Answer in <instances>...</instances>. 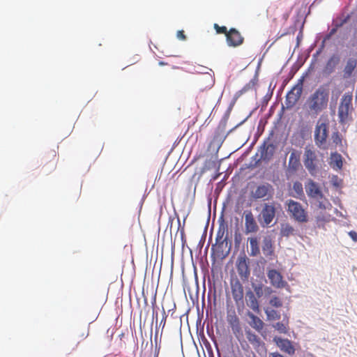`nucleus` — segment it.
<instances>
[{
  "instance_id": "31",
  "label": "nucleus",
  "mask_w": 357,
  "mask_h": 357,
  "mask_svg": "<svg viewBox=\"0 0 357 357\" xmlns=\"http://www.w3.org/2000/svg\"><path fill=\"white\" fill-rule=\"evenodd\" d=\"M349 107H338V117L340 123H343L346 121L348 118L349 112Z\"/></svg>"
},
{
  "instance_id": "53",
  "label": "nucleus",
  "mask_w": 357,
  "mask_h": 357,
  "mask_svg": "<svg viewBox=\"0 0 357 357\" xmlns=\"http://www.w3.org/2000/svg\"><path fill=\"white\" fill-rule=\"evenodd\" d=\"M236 101H237V100L235 99L234 98H233L225 113L228 114L230 115V114H231V111L233 109V107L235 105Z\"/></svg>"
},
{
  "instance_id": "16",
  "label": "nucleus",
  "mask_w": 357,
  "mask_h": 357,
  "mask_svg": "<svg viewBox=\"0 0 357 357\" xmlns=\"http://www.w3.org/2000/svg\"><path fill=\"white\" fill-rule=\"evenodd\" d=\"M305 191L308 197L322 199L324 195L319 186L318 183L312 180H310L305 185Z\"/></svg>"
},
{
  "instance_id": "43",
  "label": "nucleus",
  "mask_w": 357,
  "mask_h": 357,
  "mask_svg": "<svg viewBox=\"0 0 357 357\" xmlns=\"http://www.w3.org/2000/svg\"><path fill=\"white\" fill-rule=\"evenodd\" d=\"M293 189L298 195V197L303 195V185L299 181H296L293 184Z\"/></svg>"
},
{
  "instance_id": "41",
  "label": "nucleus",
  "mask_w": 357,
  "mask_h": 357,
  "mask_svg": "<svg viewBox=\"0 0 357 357\" xmlns=\"http://www.w3.org/2000/svg\"><path fill=\"white\" fill-rule=\"evenodd\" d=\"M209 218H210V214L208 215V220H207V222H206V226L204 227V232L202 235V237H201V239L199 240V242L197 245V248L201 250L204 246V244L205 243V241H206V231H207V227H208V221H209Z\"/></svg>"
},
{
  "instance_id": "39",
  "label": "nucleus",
  "mask_w": 357,
  "mask_h": 357,
  "mask_svg": "<svg viewBox=\"0 0 357 357\" xmlns=\"http://www.w3.org/2000/svg\"><path fill=\"white\" fill-rule=\"evenodd\" d=\"M287 326H288L287 324H286L284 322H281V321L277 322L273 325V327L276 331H278L280 333H284V334H287L288 332Z\"/></svg>"
},
{
  "instance_id": "34",
  "label": "nucleus",
  "mask_w": 357,
  "mask_h": 357,
  "mask_svg": "<svg viewBox=\"0 0 357 357\" xmlns=\"http://www.w3.org/2000/svg\"><path fill=\"white\" fill-rule=\"evenodd\" d=\"M257 82H258V72L257 70L255 72V74L253 78L242 88L243 91L245 93L250 91L257 84Z\"/></svg>"
},
{
  "instance_id": "32",
  "label": "nucleus",
  "mask_w": 357,
  "mask_h": 357,
  "mask_svg": "<svg viewBox=\"0 0 357 357\" xmlns=\"http://www.w3.org/2000/svg\"><path fill=\"white\" fill-rule=\"evenodd\" d=\"M264 312L266 314L267 319L269 321L279 320L281 317L280 312H278L275 310H273V309H271L269 307H266V308H264Z\"/></svg>"
},
{
  "instance_id": "45",
  "label": "nucleus",
  "mask_w": 357,
  "mask_h": 357,
  "mask_svg": "<svg viewBox=\"0 0 357 357\" xmlns=\"http://www.w3.org/2000/svg\"><path fill=\"white\" fill-rule=\"evenodd\" d=\"M326 45H324V43H321L319 45L318 50L312 54V60H314L315 61H318V56L323 52Z\"/></svg>"
},
{
  "instance_id": "63",
  "label": "nucleus",
  "mask_w": 357,
  "mask_h": 357,
  "mask_svg": "<svg viewBox=\"0 0 357 357\" xmlns=\"http://www.w3.org/2000/svg\"><path fill=\"white\" fill-rule=\"evenodd\" d=\"M244 93H245V92L241 89V90H239V91L236 92V93L234 94L233 98H234L235 99L238 100Z\"/></svg>"
},
{
  "instance_id": "1",
  "label": "nucleus",
  "mask_w": 357,
  "mask_h": 357,
  "mask_svg": "<svg viewBox=\"0 0 357 357\" xmlns=\"http://www.w3.org/2000/svg\"><path fill=\"white\" fill-rule=\"evenodd\" d=\"M328 97V90L323 86L319 87L307 99L309 109L317 114L321 112L327 107Z\"/></svg>"
},
{
  "instance_id": "28",
  "label": "nucleus",
  "mask_w": 357,
  "mask_h": 357,
  "mask_svg": "<svg viewBox=\"0 0 357 357\" xmlns=\"http://www.w3.org/2000/svg\"><path fill=\"white\" fill-rule=\"evenodd\" d=\"M342 155L337 152H333L331 153V165H333L337 167L338 169H341L342 168L343 162H342Z\"/></svg>"
},
{
  "instance_id": "8",
  "label": "nucleus",
  "mask_w": 357,
  "mask_h": 357,
  "mask_svg": "<svg viewBox=\"0 0 357 357\" xmlns=\"http://www.w3.org/2000/svg\"><path fill=\"white\" fill-rule=\"evenodd\" d=\"M273 191V186L268 183H265L257 186L256 190L252 191L250 195L254 200H258L267 196H271Z\"/></svg>"
},
{
  "instance_id": "19",
  "label": "nucleus",
  "mask_w": 357,
  "mask_h": 357,
  "mask_svg": "<svg viewBox=\"0 0 357 357\" xmlns=\"http://www.w3.org/2000/svg\"><path fill=\"white\" fill-rule=\"evenodd\" d=\"M301 88L298 89V91L291 89L289 91L286 95L285 105L287 109L292 108L296 102L298 101L301 96Z\"/></svg>"
},
{
  "instance_id": "29",
  "label": "nucleus",
  "mask_w": 357,
  "mask_h": 357,
  "mask_svg": "<svg viewBox=\"0 0 357 357\" xmlns=\"http://www.w3.org/2000/svg\"><path fill=\"white\" fill-rule=\"evenodd\" d=\"M275 86V85L273 88H271V83L270 84L268 90V93L262 99L261 109H260L261 112H263L265 110V109L266 108V107L268 104V102L271 100V99L273 96V91H274Z\"/></svg>"
},
{
  "instance_id": "59",
  "label": "nucleus",
  "mask_w": 357,
  "mask_h": 357,
  "mask_svg": "<svg viewBox=\"0 0 357 357\" xmlns=\"http://www.w3.org/2000/svg\"><path fill=\"white\" fill-rule=\"evenodd\" d=\"M317 61H315L311 59L310 66H309L308 68L307 69V73H311L314 70L315 64L317 63Z\"/></svg>"
},
{
  "instance_id": "24",
  "label": "nucleus",
  "mask_w": 357,
  "mask_h": 357,
  "mask_svg": "<svg viewBox=\"0 0 357 357\" xmlns=\"http://www.w3.org/2000/svg\"><path fill=\"white\" fill-rule=\"evenodd\" d=\"M264 282L266 283L267 282V280L264 275H262L260 278L259 281L251 282V286L252 288L253 289V291L255 293L258 298H260L262 296H264V289L265 286L263 283Z\"/></svg>"
},
{
  "instance_id": "54",
  "label": "nucleus",
  "mask_w": 357,
  "mask_h": 357,
  "mask_svg": "<svg viewBox=\"0 0 357 357\" xmlns=\"http://www.w3.org/2000/svg\"><path fill=\"white\" fill-rule=\"evenodd\" d=\"M273 292H274V291L273 290V289L271 287H267V286H264V297L269 296Z\"/></svg>"
},
{
  "instance_id": "27",
  "label": "nucleus",
  "mask_w": 357,
  "mask_h": 357,
  "mask_svg": "<svg viewBox=\"0 0 357 357\" xmlns=\"http://www.w3.org/2000/svg\"><path fill=\"white\" fill-rule=\"evenodd\" d=\"M228 322L234 334L239 333L241 331L239 319L236 314L228 316Z\"/></svg>"
},
{
  "instance_id": "38",
  "label": "nucleus",
  "mask_w": 357,
  "mask_h": 357,
  "mask_svg": "<svg viewBox=\"0 0 357 357\" xmlns=\"http://www.w3.org/2000/svg\"><path fill=\"white\" fill-rule=\"evenodd\" d=\"M229 116V114L225 113L215 130L225 132V128Z\"/></svg>"
},
{
  "instance_id": "11",
  "label": "nucleus",
  "mask_w": 357,
  "mask_h": 357,
  "mask_svg": "<svg viewBox=\"0 0 357 357\" xmlns=\"http://www.w3.org/2000/svg\"><path fill=\"white\" fill-rule=\"evenodd\" d=\"M226 40L228 46L238 47L243 44L244 38L239 31L235 28H231L226 33Z\"/></svg>"
},
{
  "instance_id": "62",
  "label": "nucleus",
  "mask_w": 357,
  "mask_h": 357,
  "mask_svg": "<svg viewBox=\"0 0 357 357\" xmlns=\"http://www.w3.org/2000/svg\"><path fill=\"white\" fill-rule=\"evenodd\" d=\"M333 36V35L332 33H331L330 32H328V33H326V34L325 35V36L324 37V39H323V40L321 41V43H324V45H326V41L329 40L332 38V36Z\"/></svg>"
},
{
  "instance_id": "61",
  "label": "nucleus",
  "mask_w": 357,
  "mask_h": 357,
  "mask_svg": "<svg viewBox=\"0 0 357 357\" xmlns=\"http://www.w3.org/2000/svg\"><path fill=\"white\" fill-rule=\"evenodd\" d=\"M340 181L338 180V177L337 176H334L332 179V184L335 187H339L340 186Z\"/></svg>"
},
{
  "instance_id": "26",
  "label": "nucleus",
  "mask_w": 357,
  "mask_h": 357,
  "mask_svg": "<svg viewBox=\"0 0 357 357\" xmlns=\"http://www.w3.org/2000/svg\"><path fill=\"white\" fill-rule=\"evenodd\" d=\"M248 241H250V252H249V255L251 257H257L260 254V248L257 237L255 236L248 238Z\"/></svg>"
},
{
  "instance_id": "3",
  "label": "nucleus",
  "mask_w": 357,
  "mask_h": 357,
  "mask_svg": "<svg viewBox=\"0 0 357 357\" xmlns=\"http://www.w3.org/2000/svg\"><path fill=\"white\" fill-rule=\"evenodd\" d=\"M275 149V145L273 144H267V141L264 140L263 144L259 147L258 151L261 153L260 158H257L258 153H256L252 157V159L255 160V162L254 163L250 162V164L246 165V167L248 169H253L257 167L261 162V160L268 162L269 161L274 155Z\"/></svg>"
},
{
  "instance_id": "42",
  "label": "nucleus",
  "mask_w": 357,
  "mask_h": 357,
  "mask_svg": "<svg viewBox=\"0 0 357 357\" xmlns=\"http://www.w3.org/2000/svg\"><path fill=\"white\" fill-rule=\"evenodd\" d=\"M158 326H156L155 336H154V342H155V344L154 357H158V356L159 351H160V343L161 342V339H160L159 342H158Z\"/></svg>"
},
{
  "instance_id": "13",
  "label": "nucleus",
  "mask_w": 357,
  "mask_h": 357,
  "mask_svg": "<svg viewBox=\"0 0 357 357\" xmlns=\"http://www.w3.org/2000/svg\"><path fill=\"white\" fill-rule=\"evenodd\" d=\"M231 294L234 301L236 303L243 302V286L240 280L235 278L231 280L230 282Z\"/></svg>"
},
{
  "instance_id": "21",
  "label": "nucleus",
  "mask_w": 357,
  "mask_h": 357,
  "mask_svg": "<svg viewBox=\"0 0 357 357\" xmlns=\"http://www.w3.org/2000/svg\"><path fill=\"white\" fill-rule=\"evenodd\" d=\"M224 244H225V246H227V245L229 244V250H227V252L223 255L222 258H225L228 255V254L230 251V249H231V243L229 240L228 234H227L225 238L220 241L219 243H215V244L212 245L211 258L213 261V263L215 261V257L214 255H215V250L216 245L218 246V252H220V251H222V248H223Z\"/></svg>"
},
{
  "instance_id": "37",
  "label": "nucleus",
  "mask_w": 357,
  "mask_h": 357,
  "mask_svg": "<svg viewBox=\"0 0 357 357\" xmlns=\"http://www.w3.org/2000/svg\"><path fill=\"white\" fill-rule=\"evenodd\" d=\"M331 139L333 140V142L335 144V145L340 146V151H343L341 149L342 147V139L341 137V135L338 131L333 132L332 133Z\"/></svg>"
},
{
  "instance_id": "17",
  "label": "nucleus",
  "mask_w": 357,
  "mask_h": 357,
  "mask_svg": "<svg viewBox=\"0 0 357 357\" xmlns=\"http://www.w3.org/2000/svg\"><path fill=\"white\" fill-rule=\"evenodd\" d=\"M257 296L255 293L252 291L250 289H248L245 293V300L247 305L252 309L257 314H259L261 312L259 303L257 300Z\"/></svg>"
},
{
  "instance_id": "33",
  "label": "nucleus",
  "mask_w": 357,
  "mask_h": 357,
  "mask_svg": "<svg viewBox=\"0 0 357 357\" xmlns=\"http://www.w3.org/2000/svg\"><path fill=\"white\" fill-rule=\"evenodd\" d=\"M352 98H353V96L351 93H344L340 100L339 106L350 107V106L351 105Z\"/></svg>"
},
{
  "instance_id": "18",
  "label": "nucleus",
  "mask_w": 357,
  "mask_h": 357,
  "mask_svg": "<svg viewBox=\"0 0 357 357\" xmlns=\"http://www.w3.org/2000/svg\"><path fill=\"white\" fill-rule=\"evenodd\" d=\"M245 234L255 233L259 230V226L250 211H245Z\"/></svg>"
},
{
  "instance_id": "49",
  "label": "nucleus",
  "mask_w": 357,
  "mask_h": 357,
  "mask_svg": "<svg viewBox=\"0 0 357 357\" xmlns=\"http://www.w3.org/2000/svg\"><path fill=\"white\" fill-rule=\"evenodd\" d=\"M242 241V236L241 234L238 231H236L234 233V243L236 246H239Z\"/></svg>"
},
{
  "instance_id": "56",
  "label": "nucleus",
  "mask_w": 357,
  "mask_h": 357,
  "mask_svg": "<svg viewBox=\"0 0 357 357\" xmlns=\"http://www.w3.org/2000/svg\"><path fill=\"white\" fill-rule=\"evenodd\" d=\"M342 25V23H336L333 25V27L329 31L333 36L337 33L338 29Z\"/></svg>"
},
{
  "instance_id": "36",
  "label": "nucleus",
  "mask_w": 357,
  "mask_h": 357,
  "mask_svg": "<svg viewBox=\"0 0 357 357\" xmlns=\"http://www.w3.org/2000/svg\"><path fill=\"white\" fill-rule=\"evenodd\" d=\"M293 20H294V24L290 26L289 27L287 31L284 33L282 34V36L286 35V34H294L295 33V32L297 30V25L300 23L301 19H300L299 16H296V17L293 18Z\"/></svg>"
},
{
  "instance_id": "57",
  "label": "nucleus",
  "mask_w": 357,
  "mask_h": 357,
  "mask_svg": "<svg viewBox=\"0 0 357 357\" xmlns=\"http://www.w3.org/2000/svg\"><path fill=\"white\" fill-rule=\"evenodd\" d=\"M176 37L178 40H185L186 36L184 34V31L183 30H180L177 31Z\"/></svg>"
},
{
  "instance_id": "47",
  "label": "nucleus",
  "mask_w": 357,
  "mask_h": 357,
  "mask_svg": "<svg viewBox=\"0 0 357 357\" xmlns=\"http://www.w3.org/2000/svg\"><path fill=\"white\" fill-rule=\"evenodd\" d=\"M304 23H305V20H303L302 22L301 27H300L299 33L296 37V47L299 46L300 43L301 42V40L303 39V26H304Z\"/></svg>"
},
{
  "instance_id": "55",
  "label": "nucleus",
  "mask_w": 357,
  "mask_h": 357,
  "mask_svg": "<svg viewBox=\"0 0 357 357\" xmlns=\"http://www.w3.org/2000/svg\"><path fill=\"white\" fill-rule=\"evenodd\" d=\"M167 317V314H166L165 309L162 308V318L160 323V326H162V329L164 328V327L165 326Z\"/></svg>"
},
{
  "instance_id": "52",
  "label": "nucleus",
  "mask_w": 357,
  "mask_h": 357,
  "mask_svg": "<svg viewBox=\"0 0 357 357\" xmlns=\"http://www.w3.org/2000/svg\"><path fill=\"white\" fill-rule=\"evenodd\" d=\"M236 101H237V100L235 99L234 98H233L225 113L228 114L230 115V114H231V111L233 109V107L235 105Z\"/></svg>"
},
{
  "instance_id": "14",
  "label": "nucleus",
  "mask_w": 357,
  "mask_h": 357,
  "mask_svg": "<svg viewBox=\"0 0 357 357\" xmlns=\"http://www.w3.org/2000/svg\"><path fill=\"white\" fill-rule=\"evenodd\" d=\"M267 276L270 280L271 284L277 288H284L288 286L287 282L283 280L282 275L275 269H270L267 273Z\"/></svg>"
},
{
  "instance_id": "4",
  "label": "nucleus",
  "mask_w": 357,
  "mask_h": 357,
  "mask_svg": "<svg viewBox=\"0 0 357 357\" xmlns=\"http://www.w3.org/2000/svg\"><path fill=\"white\" fill-rule=\"evenodd\" d=\"M276 208L273 204L265 203L258 216V221L263 228L270 226L276 215Z\"/></svg>"
},
{
  "instance_id": "60",
  "label": "nucleus",
  "mask_w": 357,
  "mask_h": 357,
  "mask_svg": "<svg viewBox=\"0 0 357 357\" xmlns=\"http://www.w3.org/2000/svg\"><path fill=\"white\" fill-rule=\"evenodd\" d=\"M349 237L354 241V242H357V232L355 231H350L349 233H348Z\"/></svg>"
},
{
  "instance_id": "58",
  "label": "nucleus",
  "mask_w": 357,
  "mask_h": 357,
  "mask_svg": "<svg viewBox=\"0 0 357 357\" xmlns=\"http://www.w3.org/2000/svg\"><path fill=\"white\" fill-rule=\"evenodd\" d=\"M215 165V162L213 161H211V160H206L205 162V164H204V169H211L212 167H213Z\"/></svg>"
},
{
  "instance_id": "44",
  "label": "nucleus",
  "mask_w": 357,
  "mask_h": 357,
  "mask_svg": "<svg viewBox=\"0 0 357 357\" xmlns=\"http://www.w3.org/2000/svg\"><path fill=\"white\" fill-rule=\"evenodd\" d=\"M269 304L271 305H272L273 307H280L282 305V301H280V299L276 296H273L270 301H269Z\"/></svg>"
},
{
  "instance_id": "10",
  "label": "nucleus",
  "mask_w": 357,
  "mask_h": 357,
  "mask_svg": "<svg viewBox=\"0 0 357 357\" xmlns=\"http://www.w3.org/2000/svg\"><path fill=\"white\" fill-rule=\"evenodd\" d=\"M317 160V156L314 152L310 149L305 151V159L303 160L305 168L308 170L309 173L314 176L317 172V165L314 161Z\"/></svg>"
},
{
  "instance_id": "48",
  "label": "nucleus",
  "mask_w": 357,
  "mask_h": 357,
  "mask_svg": "<svg viewBox=\"0 0 357 357\" xmlns=\"http://www.w3.org/2000/svg\"><path fill=\"white\" fill-rule=\"evenodd\" d=\"M214 29L218 33H227V29L225 26H220L218 24H214Z\"/></svg>"
},
{
  "instance_id": "2",
  "label": "nucleus",
  "mask_w": 357,
  "mask_h": 357,
  "mask_svg": "<svg viewBox=\"0 0 357 357\" xmlns=\"http://www.w3.org/2000/svg\"><path fill=\"white\" fill-rule=\"evenodd\" d=\"M257 107H255L253 110H252L250 114H248V116L243 120L242 121L241 123H239L238 124H237L234 128H233L232 129L229 130L227 133H225V132H222V131H219V130H215V132H214V135H213V139L211 141L210 144H209V146H208V149L215 153V158H218V153L220 150V149L221 148L223 142H225V139L227 138V137L236 128H237L238 126L242 125L243 123H244L248 118H250L252 114L254 113V112L257 109Z\"/></svg>"
},
{
  "instance_id": "5",
  "label": "nucleus",
  "mask_w": 357,
  "mask_h": 357,
  "mask_svg": "<svg viewBox=\"0 0 357 357\" xmlns=\"http://www.w3.org/2000/svg\"><path fill=\"white\" fill-rule=\"evenodd\" d=\"M288 212L291 213L293 218L298 222H307L308 221L307 213L301 204L289 199L287 202Z\"/></svg>"
},
{
  "instance_id": "9",
  "label": "nucleus",
  "mask_w": 357,
  "mask_h": 357,
  "mask_svg": "<svg viewBox=\"0 0 357 357\" xmlns=\"http://www.w3.org/2000/svg\"><path fill=\"white\" fill-rule=\"evenodd\" d=\"M273 342L280 349V350L289 356H293L295 354V348L293 345L292 341L287 338L275 336Z\"/></svg>"
},
{
  "instance_id": "35",
  "label": "nucleus",
  "mask_w": 357,
  "mask_h": 357,
  "mask_svg": "<svg viewBox=\"0 0 357 357\" xmlns=\"http://www.w3.org/2000/svg\"><path fill=\"white\" fill-rule=\"evenodd\" d=\"M245 333L247 335V338L250 343H252V344L255 343L257 344H260V338L252 331H250V329L248 331H245Z\"/></svg>"
},
{
  "instance_id": "20",
  "label": "nucleus",
  "mask_w": 357,
  "mask_h": 357,
  "mask_svg": "<svg viewBox=\"0 0 357 357\" xmlns=\"http://www.w3.org/2000/svg\"><path fill=\"white\" fill-rule=\"evenodd\" d=\"M357 67V59L349 57L346 61L343 69V78L349 79L353 75L355 69Z\"/></svg>"
},
{
  "instance_id": "30",
  "label": "nucleus",
  "mask_w": 357,
  "mask_h": 357,
  "mask_svg": "<svg viewBox=\"0 0 357 357\" xmlns=\"http://www.w3.org/2000/svg\"><path fill=\"white\" fill-rule=\"evenodd\" d=\"M295 229L289 223L281 224L280 236L282 237H289L293 235Z\"/></svg>"
},
{
  "instance_id": "23",
  "label": "nucleus",
  "mask_w": 357,
  "mask_h": 357,
  "mask_svg": "<svg viewBox=\"0 0 357 357\" xmlns=\"http://www.w3.org/2000/svg\"><path fill=\"white\" fill-rule=\"evenodd\" d=\"M218 222L219 227L216 234L215 243H219V241L222 239L225 231H227L228 229V224L227 222L224 219L223 212H222Z\"/></svg>"
},
{
  "instance_id": "46",
  "label": "nucleus",
  "mask_w": 357,
  "mask_h": 357,
  "mask_svg": "<svg viewBox=\"0 0 357 357\" xmlns=\"http://www.w3.org/2000/svg\"><path fill=\"white\" fill-rule=\"evenodd\" d=\"M329 218H330V215L327 216V215H324V213H320L319 215H317L316 220H317V224L325 223V222L329 221Z\"/></svg>"
},
{
  "instance_id": "25",
  "label": "nucleus",
  "mask_w": 357,
  "mask_h": 357,
  "mask_svg": "<svg viewBox=\"0 0 357 357\" xmlns=\"http://www.w3.org/2000/svg\"><path fill=\"white\" fill-rule=\"evenodd\" d=\"M247 315L251 319L249 323L250 326L257 331L260 332L264 328V323L259 317L250 311L248 312Z\"/></svg>"
},
{
  "instance_id": "15",
  "label": "nucleus",
  "mask_w": 357,
  "mask_h": 357,
  "mask_svg": "<svg viewBox=\"0 0 357 357\" xmlns=\"http://www.w3.org/2000/svg\"><path fill=\"white\" fill-rule=\"evenodd\" d=\"M261 250L266 258L270 260L273 259V257L275 256V250L271 236L266 235L263 237Z\"/></svg>"
},
{
  "instance_id": "6",
  "label": "nucleus",
  "mask_w": 357,
  "mask_h": 357,
  "mask_svg": "<svg viewBox=\"0 0 357 357\" xmlns=\"http://www.w3.org/2000/svg\"><path fill=\"white\" fill-rule=\"evenodd\" d=\"M236 266L243 281H247L250 275V259L244 252L241 253L238 257Z\"/></svg>"
},
{
  "instance_id": "22",
  "label": "nucleus",
  "mask_w": 357,
  "mask_h": 357,
  "mask_svg": "<svg viewBox=\"0 0 357 357\" xmlns=\"http://www.w3.org/2000/svg\"><path fill=\"white\" fill-rule=\"evenodd\" d=\"M300 155L301 153L296 150H294L291 153L288 162V169L289 171L295 172L298 169L301 165Z\"/></svg>"
},
{
  "instance_id": "51",
  "label": "nucleus",
  "mask_w": 357,
  "mask_h": 357,
  "mask_svg": "<svg viewBox=\"0 0 357 357\" xmlns=\"http://www.w3.org/2000/svg\"><path fill=\"white\" fill-rule=\"evenodd\" d=\"M304 77H301L298 80V83L294 86L292 88L293 89H295L296 91H298V89L301 88V93L303 92V84L304 81Z\"/></svg>"
},
{
  "instance_id": "7",
  "label": "nucleus",
  "mask_w": 357,
  "mask_h": 357,
  "mask_svg": "<svg viewBox=\"0 0 357 357\" xmlns=\"http://www.w3.org/2000/svg\"><path fill=\"white\" fill-rule=\"evenodd\" d=\"M341 61V56L338 53L332 54L326 62L324 67L321 70V74L324 77L331 75L335 71L337 66Z\"/></svg>"
},
{
  "instance_id": "40",
  "label": "nucleus",
  "mask_w": 357,
  "mask_h": 357,
  "mask_svg": "<svg viewBox=\"0 0 357 357\" xmlns=\"http://www.w3.org/2000/svg\"><path fill=\"white\" fill-rule=\"evenodd\" d=\"M324 200H322V201L317 200L314 204L319 208L322 209V210L330 209L332 207L331 204L326 198H324Z\"/></svg>"
},
{
  "instance_id": "12",
  "label": "nucleus",
  "mask_w": 357,
  "mask_h": 357,
  "mask_svg": "<svg viewBox=\"0 0 357 357\" xmlns=\"http://www.w3.org/2000/svg\"><path fill=\"white\" fill-rule=\"evenodd\" d=\"M328 132V130L326 123H321L319 124L318 123L317 124L314 135L317 145L320 146L326 142Z\"/></svg>"
},
{
  "instance_id": "50",
  "label": "nucleus",
  "mask_w": 357,
  "mask_h": 357,
  "mask_svg": "<svg viewBox=\"0 0 357 357\" xmlns=\"http://www.w3.org/2000/svg\"><path fill=\"white\" fill-rule=\"evenodd\" d=\"M185 218L183 220V225L182 227V228L180 230V232H181V243H182V248L183 249L185 243H186V239H185V231H184V224H185Z\"/></svg>"
},
{
  "instance_id": "64",
  "label": "nucleus",
  "mask_w": 357,
  "mask_h": 357,
  "mask_svg": "<svg viewBox=\"0 0 357 357\" xmlns=\"http://www.w3.org/2000/svg\"><path fill=\"white\" fill-rule=\"evenodd\" d=\"M270 357H284L283 355L280 354L279 352H273L269 354Z\"/></svg>"
}]
</instances>
